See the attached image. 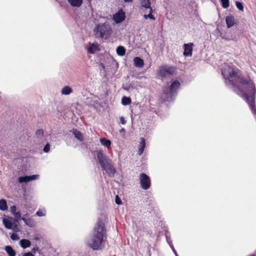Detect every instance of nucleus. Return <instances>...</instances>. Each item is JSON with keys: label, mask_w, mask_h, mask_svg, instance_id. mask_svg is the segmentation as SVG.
I'll use <instances>...</instances> for the list:
<instances>
[{"label": "nucleus", "mask_w": 256, "mask_h": 256, "mask_svg": "<svg viewBox=\"0 0 256 256\" xmlns=\"http://www.w3.org/2000/svg\"><path fill=\"white\" fill-rule=\"evenodd\" d=\"M226 84L248 104L252 112L256 115L255 85L250 78L241 76L232 66L224 64L221 70Z\"/></svg>", "instance_id": "nucleus-1"}, {"label": "nucleus", "mask_w": 256, "mask_h": 256, "mask_svg": "<svg viewBox=\"0 0 256 256\" xmlns=\"http://www.w3.org/2000/svg\"><path fill=\"white\" fill-rule=\"evenodd\" d=\"M106 239V230L104 224L102 221L98 220L87 242V244L94 250H102L104 247Z\"/></svg>", "instance_id": "nucleus-2"}, {"label": "nucleus", "mask_w": 256, "mask_h": 256, "mask_svg": "<svg viewBox=\"0 0 256 256\" xmlns=\"http://www.w3.org/2000/svg\"><path fill=\"white\" fill-rule=\"evenodd\" d=\"M96 156L102 170L104 171L109 177L114 178L116 170L112 164V160L104 154L101 150L97 152Z\"/></svg>", "instance_id": "nucleus-3"}, {"label": "nucleus", "mask_w": 256, "mask_h": 256, "mask_svg": "<svg viewBox=\"0 0 256 256\" xmlns=\"http://www.w3.org/2000/svg\"><path fill=\"white\" fill-rule=\"evenodd\" d=\"M94 32L96 38L106 40L110 36L112 30L108 22H104L97 24Z\"/></svg>", "instance_id": "nucleus-4"}, {"label": "nucleus", "mask_w": 256, "mask_h": 256, "mask_svg": "<svg viewBox=\"0 0 256 256\" xmlns=\"http://www.w3.org/2000/svg\"><path fill=\"white\" fill-rule=\"evenodd\" d=\"M180 84L178 80L173 81L170 87H166L163 90L162 97L164 100L173 101L177 94V90L180 87Z\"/></svg>", "instance_id": "nucleus-5"}, {"label": "nucleus", "mask_w": 256, "mask_h": 256, "mask_svg": "<svg viewBox=\"0 0 256 256\" xmlns=\"http://www.w3.org/2000/svg\"><path fill=\"white\" fill-rule=\"evenodd\" d=\"M174 66L166 65L161 66L157 70V75L162 80L165 78H170L176 72Z\"/></svg>", "instance_id": "nucleus-6"}, {"label": "nucleus", "mask_w": 256, "mask_h": 256, "mask_svg": "<svg viewBox=\"0 0 256 256\" xmlns=\"http://www.w3.org/2000/svg\"><path fill=\"white\" fill-rule=\"evenodd\" d=\"M140 182L142 188L146 190L150 188V177L145 173H141L140 175Z\"/></svg>", "instance_id": "nucleus-7"}, {"label": "nucleus", "mask_w": 256, "mask_h": 256, "mask_svg": "<svg viewBox=\"0 0 256 256\" xmlns=\"http://www.w3.org/2000/svg\"><path fill=\"white\" fill-rule=\"evenodd\" d=\"M126 18L125 12L120 9L113 16V20L116 24H120L123 22Z\"/></svg>", "instance_id": "nucleus-8"}, {"label": "nucleus", "mask_w": 256, "mask_h": 256, "mask_svg": "<svg viewBox=\"0 0 256 256\" xmlns=\"http://www.w3.org/2000/svg\"><path fill=\"white\" fill-rule=\"evenodd\" d=\"M2 223L6 228L8 230H11L14 232H20V226H19V224L4 222H2Z\"/></svg>", "instance_id": "nucleus-9"}, {"label": "nucleus", "mask_w": 256, "mask_h": 256, "mask_svg": "<svg viewBox=\"0 0 256 256\" xmlns=\"http://www.w3.org/2000/svg\"><path fill=\"white\" fill-rule=\"evenodd\" d=\"M193 46L194 44L192 42L184 44V55L185 56H192Z\"/></svg>", "instance_id": "nucleus-10"}, {"label": "nucleus", "mask_w": 256, "mask_h": 256, "mask_svg": "<svg viewBox=\"0 0 256 256\" xmlns=\"http://www.w3.org/2000/svg\"><path fill=\"white\" fill-rule=\"evenodd\" d=\"M38 178V175L33 174L30 176H20L18 178V182L20 184L23 182L27 183L31 180H35Z\"/></svg>", "instance_id": "nucleus-11"}, {"label": "nucleus", "mask_w": 256, "mask_h": 256, "mask_svg": "<svg viewBox=\"0 0 256 256\" xmlns=\"http://www.w3.org/2000/svg\"><path fill=\"white\" fill-rule=\"evenodd\" d=\"M146 147V140L144 138H140V142L139 144L138 150V154L139 156L142 154L144 152V149Z\"/></svg>", "instance_id": "nucleus-12"}, {"label": "nucleus", "mask_w": 256, "mask_h": 256, "mask_svg": "<svg viewBox=\"0 0 256 256\" xmlns=\"http://www.w3.org/2000/svg\"><path fill=\"white\" fill-rule=\"evenodd\" d=\"M71 132L74 135V137L80 142L84 140V136L82 133L78 130L77 129H72Z\"/></svg>", "instance_id": "nucleus-13"}, {"label": "nucleus", "mask_w": 256, "mask_h": 256, "mask_svg": "<svg viewBox=\"0 0 256 256\" xmlns=\"http://www.w3.org/2000/svg\"><path fill=\"white\" fill-rule=\"evenodd\" d=\"M226 22L228 28L234 26L235 24L234 18L233 16H227L226 18Z\"/></svg>", "instance_id": "nucleus-14"}, {"label": "nucleus", "mask_w": 256, "mask_h": 256, "mask_svg": "<svg viewBox=\"0 0 256 256\" xmlns=\"http://www.w3.org/2000/svg\"><path fill=\"white\" fill-rule=\"evenodd\" d=\"M134 64L137 68H142L144 65V62L142 58L137 56L134 58Z\"/></svg>", "instance_id": "nucleus-15"}, {"label": "nucleus", "mask_w": 256, "mask_h": 256, "mask_svg": "<svg viewBox=\"0 0 256 256\" xmlns=\"http://www.w3.org/2000/svg\"><path fill=\"white\" fill-rule=\"evenodd\" d=\"M68 2L72 6L79 8L82 6L83 0H68Z\"/></svg>", "instance_id": "nucleus-16"}, {"label": "nucleus", "mask_w": 256, "mask_h": 256, "mask_svg": "<svg viewBox=\"0 0 256 256\" xmlns=\"http://www.w3.org/2000/svg\"><path fill=\"white\" fill-rule=\"evenodd\" d=\"M20 220H23L24 222V224L26 226H28L30 228H32L34 226V224L33 220L30 218H26L24 216H22V217L21 216V218H20Z\"/></svg>", "instance_id": "nucleus-17"}, {"label": "nucleus", "mask_w": 256, "mask_h": 256, "mask_svg": "<svg viewBox=\"0 0 256 256\" xmlns=\"http://www.w3.org/2000/svg\"><path fill=\"white\" fill-rule=\"evenodd\" d=\"M10 212L14 218H21V214L20 212H16V207L15 206H12L10 208Z\"/></svg>", "instance_id": "nucleus-18"}, {"label": "nucleus", "mask_w": 256, "mask_h": 256, "mask_svg": "<svg viewBox=\"0 0 256 256\" xmlns=\"http://www.w3.org/2000/svg\"><path fill=\"white\" fill-rule=\"evenodd\" d=\"M31 242L27 239H22L20 241V245L23 248H26L30 246Z\"/></svg>", "instance_id": "nucleus-19"}, {"label": "nucleus", "mask_w": 256, "mask_h": 256, "mask_svg": "<svg viewBox=\"0 0 256 256\" xmlns=\"http://www.w3.org/2000/svg\"><path fill=\"white\" fill-rule=\"evenodd\" d=\"M72 92V90L69 86H64L61 90V92L64 95H68Z\"/></svg>", "instance_id": "nucleus-20"}, {"label": "nucleus", "mask_w": 256, "mask_h": 256, "mask_svg": "<svg viewBox=\"0 0 256 256\" xmlns=\"http://www.w3.org/2000/svg\"><path fill=\"white\" fill-rule=\"evenodd\" d=\"M100 140L101 144L106 146L108 148L110 147L112 144L110 140H107L106 138H101Z\"/></svg>", "instance_id": "nucleus-21"}, {"label": "nucleus", "mask_w": 256, "mask_h": 256, "mask_svg": "<svg viewBox=\"0 0 256 256\" xmlns=\"http://www.w3.org/2000/svg\"><path fill=\"white\" fill-rule=\"evenodd\" d=\"M5 250L8 254V256H16V252L10 246H6L5 247Z\"/></svg>", "instance_id": "nucleus-22"}, {"label": "nucleus", "mask_w": 256, "mask_h": 256, "mask_svg": "<svg viewBox=\"0 0 256 256\" xmlns=\"http://www.w3.org/2000/svg\"><path fill=\"white\" fill-rule=\"evenodd\" d=\"M88 52L90 54H94L98 50V46L94 44H91L87 48Z\"/></svg>", "instance_id": "nucleus-23"}, {"label": "nucleus", "mask_w": 256, "mask_h": 256, "mask_svg": "<svg viewBox=\"0 0 256 256\" xmlns=\"http://www.w3.org/2000/svg\"><path fill=\"white\" fill-rule=\"evenodd\" d=\"M140 4L141 8H150L151 5L150 0H140Z\"/></svg>", "instance_id": "nucleus-24"}, {"label": "nucleus", "mask_w": 256, "mask_h": 256, "mask_svg": "<svg viewBox=\"0 0 256 256\" xmlns=\"http://www.w3.org/2000/svg\"><path fill=\"white\" fill-rule=\"evenodd\" d=\"M116 51L118 55L120 56H123L126 54V49L123 46H118Z\"/></svg>", "instance_id": "nucleus-25"}, {"label": "nucleus", "mask_w": 256, "mask_h": 256, "mask_svg": "<svg viewBox=\"0 0 256 256\" xmlns=\"http://www.w3.org/2000/svg\"><path fill=\"white\" fill-rule=\"evenodd\" d=\"M2 222L19 224L20 218H14L12 217H8L6 218H3Z\"/></svg>", "instance_id": "nucleus-26"}, {"label": "nucleus", "mask_w": 256, "mask_h": 256, "mask_svg": "<svg viewBox=\"0 0 256 256\" xmlns=\"http://www.w3.org/2000/svg\"><path fill=\"white\" fill-rule=\"evenodd\" d=\"M6 201L4 199L0 200V210L2 211H5L8 210Z\"/></svg>", "instance_id": "nucleus-27"}, {"label": "nucleus", "mask_w": 256, "mask_h": 256, "mask_svg": "<svg viewBox=\"0 0 256 256\" xmlns=\"http://www.w3.org/2000/svg\"><path fill=\"white\" fill-rule=\"evenodd\" d=\"M131 102V100L130 98L123 96L122 99V104L124 106H127Z\"/></svg>", "instance_id": "nucleus-28"}, {"label": "nucleus", "mask_w": 256, "mask_h": 256, "mask_svg": "<svg viewBox=\"0 0 256 256\" xmlns=\"http://www.w3.org/2000/svg\"><path fill=\"white\" fill-rule=\"evenodd\" d=\"M36 215L38 216H44L46 215V210H41L39 209L36 213Z\"/></svg>", "instance_id": "nucleus-29"}, {"label": "nucleus", "mask_w": 256, "mask_h": 256, "mask_svg": "<svg viewBox=\"0 0 256 256\" xmlns=\"http://www.w3.org/2000/svg\"><path fill=\"white\" fill-rule=\"evenodd\" d=\"M166 241L168 242V244L170 246V248H172V252H174V254L176 255V256H178V254L172 244V242L168 238L167 236H166Z\"/></svg>", "instance_id": "nucleus-30"}, {"label": "nucleus", "mask_w": 256, "mask_h": 256, "mask_svg": "<svg viewBox=\"0 0 256 256\" xmlns=\"http://www.w3.org/2000/svg\"><path fill=\"white\" fill-rule=\"evenodd\" d=\"M222 6L224 8H228L230 6L229 0H220Z\"/></svg>", "instance_id": "nucleus-31"}, {"label": "nucleus", "mask_w": 256, "mask_h": 256, "mask_svg": "<svg viewBox=\"0 0 256 256\" xmlns=\"http://www.w3.org/2000/svg\"><path fill=\"white\" fill-rule=\"evenodd\" d=\"M236 8L240 11L244 10V6L242 2L236 1Z\"/></svg>", "instance_id": "nucleus-32"}, {"label": "nucleus", "mask_w": 256, "mask_h": 256, "mask_svg": "<svg viewBox=\"0 0 256 256\" xmlns=\"http://www.w3.org/2000/svg\"><path fill=\"white\" fill-rule=\"evenodd\" d=\"M44 131L42 129L38 130L36 132V134L38 138L42 137L43 136Z\"/></svg>", "instance_id": "nucleus-33"}, {"label": "nucleus", "mask_w": 256, "mask_h": 256, "mask_svg": "<svg viewBox=\"0 0 256 256\" xmlns=\"http://www.w3.org/2000/svg\"><path fill=\"white\" fill-rule=\"evenodd\" d=\"M10 238L13 240H19L20 237L16 234L12 233L10 235Z\"/></svg>", "instance_id": "nucleus-34"}, {"label": "nucleus", "mask_w": 256, "mask_h": 256, "mask_svg": "<svg viewBox=\"0 0 256 256\" xmlns=\"http://www.w3.org/2000/svg\"><path fill=\"white\" fill-rule=\"evenodd\" d=\"M50 150V144L48 143L46 144L43 148V150L44 152H48Z\"/></svg>", "instance_id": "nucleus-35"}, {"label": "nucleus", "mask_w": 256, "mask_h": 256, "mask_svg": "<svg viewBox=\"0 0 256 256\" xmlns=\"http://www.w3.org/2000/svg\"><path fill=\"white\" fill-rule=\"evenodd\" d=\"M115 202L118 205L122 204V200L118 195L116 196Z\"/></svg>", "instance_id": "nucleus-36"}, {"label": "nucleus", "mask_w": 256, "mask_h": 256, "mask_svg": "<svg viewBox=\"0 0 256 256\" xmlns=\"http://www.w3.org/2000/svg\"><path fill=\"white\" fill-rule=\"evenodd\" d=\"M120 122L122 124H125L126 123V121L124 120V118L123 116H121L120 118Z\"/></svg>", "instance_id": "nucleus-37"}, {"label": "nucleus", "mask_w": 256, "mask_h": 256, "mask_svg": "<svg viewBox=\"0 0 256 256\" xmlns=\"http://www.w3.org/2000/svg\"><path fill=\"white\" fill-rule=\"evenodd\" d=\"M22 256H34L32 252H25L22 254Z\"/></svg>", "instance_id": "nucleus-38"}, {"label": "nucleus", "mask_w": 256, "mask_h": 256, "mask_svg": "<svg viewBox=\"0 0 256 256\" xmlns=\"http://www.w3.org/2000/svg\"><path fill=\"white\" fill-rule=\"evenodd\" d=\"M148 18H149L150 19H151V20H155L156 18H155V17L152 15V14H148Z\"/></svg>", "instance_id": "nucleus-39"}, {"label": "nucleus", "mask_w": 256, "mask_h": 256, "mask_svg": "<svg viewBox=\"0 0 256 256\" xmlns=\"http://www.w3.org/2000/svg\"><path fill=\"white\" fill-rule=\"evenodd\" d=\"M146 9H149L150 12L149 14H152L154 12V10L152 9V7L151 6V5H150V8H146Z\"/></svg>", "instance_id": "nucleus-40"}, {"label": "nucleus", "mask_w": 256, "mask_h": 256, "mask_svg": "<svg viewBox=\"0 0 256 256\" xmlns=\"http://www.w3.org/2000/svg\"><path fill=\"white\" fill-rule=\"evenodd\" d=\"M38 250V247H34V248L32 249V252H34V253H36V252H37Z\"/></svg>", "instance_id": "nucleus-41"}, {"label": "nucleus", "mask_w": 256, "mask_h": 256, "mask_svg": "<svg viewBox=\"0 0 256 256\" xmlns=\"http://www.w3.org/2000/svg\"><path fill=\"white\" fill-rule=\"evenodd\" d=\"M124 2H132L133 0H123Z\"/></svg>", "instance_id": "nucleus-42"}, {"label": "nucleus", "mask_w": 256, "mask_h": 256, "mask_svg": "<svg viewBox=\"0 0 256 256\" xmlns=\"http://www.w3.org/2000/svg\"><path fill=\"white\" fill-rule=\"evenodd\" d=\"M125 132V130L124 128H122L121 130H120V134L122 133V132Z\"/></svg>", "instance_id": "nucleus-43"}, {"label": "nucleus", "mask_w": 256, "mask_h": 256, "mask_svg": "<svg viewBox=\"0 0 256 256\" xmlns=\"http://www.w3.org/2000/svg\"><path fill=\"white\" fill-rule=\"evenodd\" d=\"M144 17L145 19H148V14H144Z\"/></svg>", "instance_id": "nucleus-44"}, {"label": "nucleus", "mask_w": 256, "mask_h": 256, "mask_svg": "<svg viewBox=\"0 0 256 256\" xmlns=\"http://www.w3.org/2000/svg\"><path fill=\"white\" fill-rule=\"evenodd\" d=\"M28 216V214H24L23 216H24L26 218Z\"/></svg>", "instance_id": "nucleus-45"}, {"label": "nucleus", "mask_w": 256, "mask_h": 256, "mask_svg": "<svg viewBox=\"0 0 256 256\" xmlns=\"http://www.w3.org/2000/svg\"><path fill=\"white\" fill-rule=\"evenodd\" d=\"M124 90H128V88H124Z\"/></svg>", "instance_id": "nucleus-46"}, {"label": "nucleus", "mask_w": 256, "mask_h": 256, "mask_svg": "<svg viewBox=\"0 0 256 256\" xmlns=\"http://www.w3.org/2000/svg\"><path fill=\"white\" fill-rule=\"evenodd\" d=\"M256 256L255 254H252V256Z\"/></svg>", "instance_id": "nucleus-47"}]
</instances>
